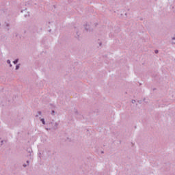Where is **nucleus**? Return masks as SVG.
I'll list each match as a JSON object with an SVG mask.
<instances>
[{"label": "nucleus", "instance_id": "20e7f679", "mask_svg": "<svg viewBox=\"0 0 175 175\" xmlns=\"http://www.w3.org/2000/svg\"><path fill=\"white\" fill-rule=\"evenodd\" d=\"M136 101L135 100H132V103H135Z\"/></svg>", "mask_w": 175, "mask_h": 175}, {"label": "nucleus", "instance_id": "423d86ee", "mask_svg": "<svg viewBox=\"0 0 175 175\" xmlns=\"http://www.w3.org/2000/svg\"><path fill=\"white\" fill-rule=\"evenodd\" d=\"M156 54H158V51H155Z\"/></svg>", "mask_w": 175, "mask_h": 175}, {"label": "nucleus", "instance_id": "7ed1b4c3", "mask_svg": "<svg viewBox=\"0 0 175 175\" xmlns=\"http://www.w3.org/2000/svg\"><path fill=\"white\" fill-rule=\"evenodd\" d=\"M19 68H20L19 66H16V70L18 69Z\"/></svg>", "mask_w": 175, "mask_h": 175}, {"label": "nucleus", "instance_id": "f257e3e1", "mask_svg": "<svg viewBox=\"0 0 175 175\" xmlns=\"http://www.w3.org/2000/svg\"><path fill=\"white\" fill-rule=\"evenodd\" d=\"M17 62H18V59H16V60H15V61L13 62V63H14V64H17Z\"/></svg>", "mask_w": 175, "mask_h": 175}, {"label": "nucleus", "instance_id": "f03ea898", "mask_svg": "<svg viewBox=\"0 0 175 175\" xmlns=\"http://www.w3.org/2000/svg\"><path fill=\"white\" fill-rule=\"evenodd\" d=\"M41 121H42V124L44 125V119H41Z\"/></svg>", "mask_w": 175, "mask_h": 175}, {"label": "nucleus", "instance_id": "39448f33", "mask_svg": "<svg viewBox=\"0 0 175 175\" xmlns=\"http://www.w3.org/2000/svg\"><path fill=\"white\" fill-rule=\"evenodd\" d=\"M8 64H10V60L7 61Z\"/></svg>", "mask_w": 175, "mask_h": 175}]
</instances>
